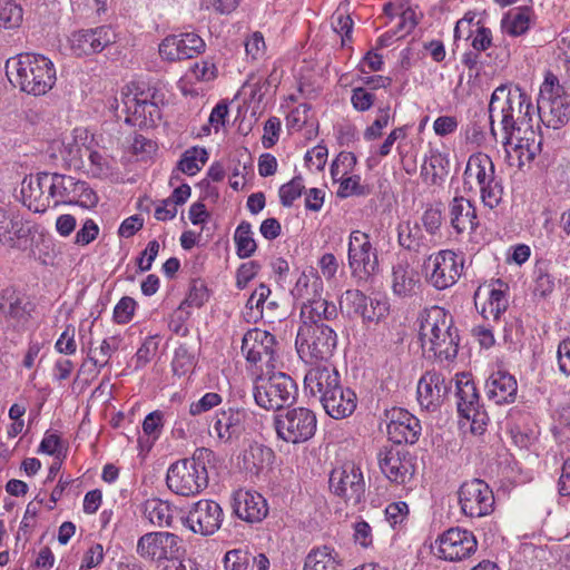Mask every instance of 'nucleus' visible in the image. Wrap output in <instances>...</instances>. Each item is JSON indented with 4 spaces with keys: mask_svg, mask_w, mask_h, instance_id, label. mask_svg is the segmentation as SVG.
I'll list each match as a JSON object with an SVG mask.
<instances>
[{
    "mask_svg": "<svg viewBox=\"0 0 570 570\" xmlns=\"http://www.w3.org/2000/svg\"><path fill=\"white\" fill-rule=\"evenodd\" d=\"M50 179V196H52L53 207L60 204H71V198H75V188L78 187L80 180L72 176L49 173Z\"/></svg>",
    "mask_w": 570,
    "mask_h": 570,
    "instance_id": "obj_35",
    "label": "nucleus"
},
{
    "mask_svg": "<svg viewBox=\"0 0 570 570\" xmlns=\"http://www.w3.org/2000/svg\"><path fill=\"white\" fill-rule=\"evenodd\" d=\"M534 295L542 298L548 297L554 291V277L542 268L537 269Z\"/></svg>",
    "mask_w": 570,
    "mask_h": 570,
    "instance_id": "obj_60",
    "label": "nucleus"
},
{
    "mask_svg": "<svg viewBox=\"0 0 570 570\" xmlns=\"http://www.w3.org/2000/svg\"><path fill=\"white\" fill-rule=\"evenodd\" d=\"M533 105L528 94L519 86L501 85L494 89L489 102L491 135L497 136L494 118L500 119L503 131V146L512 144L522 128L531 127Z\"/></svg>",
    "mask_w": 570,
    "mask_h": 570,
    "instance_id": "obj_1",
    "label": "nucleus"
},
{
    "mask_svg": "<svg viewBox=\"0 0 570 570\" xmlns=\"http://www.w3.org/2000/svg\"><path fill=\"white\" fill-rule=\"evenodd\" d=\"M248 419L244 409L229 406L215 413L210 426L222 443L233 444L246 432Z\"/></svg>",
    "mask_w": 570,
    "mask_h": 570,
    "instance_id": "obj_17",
    "label": "nucleus"
},
{
    "mask_svg": "<svg viewBox=\"0 0 570 570\" xmlns=\"http://www.w3.org/2000/svg\"><path fill=\"white\" fill-rule=\"evenodd\" d=\"M223 515V509L216 501L199 500L189 510L186 524L194 533L212 535L220 528Z\"/></svg>",
    "mask_w": 570,
    "mask_h": 570,
    "instance_id": "obj_20",
    "label": "nucleus"
},
{
    "mask_svg": "<svg viewBox=\"0 0 570 570\" xmlns=\"http://www.w3.org/2000/svg\"><path fill=\"white\" fill-rule=\"evenodd\" d=\"M88 154V146L73 141L65 146L62 151L63 159L69 167L81 168L83 167V158Z\"/></svg>",
    "mask_w": 570,
    "mask_h": 570,
    "instance_id": "obj_54",
    "label": "nucleus"
},
{
    "mask_svg": "<svg viewBox=\"0 0 570 570\" xmlns=\"http://www.w3.org/2000/svg\"><path fill=\"white\" fill-rule=\"evenodd\" d=\"M277 341L273 334L261 328L248 330L242 340V353L247 362L256 364L266 361L271 364L275 361Z\"/></svg>",
    "mask_w": 570,
    "mask_h": 570,
    "instance_id": "obj_22",
    "label": "nucleus"
},
{
    "mask_svg": "<svg viewBox=\"0 0 570 570\" xmlns=\"http://www.w3.org/2000/svg\"><path fill=\"white\" fill-rule=\"evenodd\" d=\"M458 412L460 416L471 421V432L481 435L489 422L488 413L480 404L476 386L466 374L456 381Z\"/></svg>",
    "mask_w": 570,
    "mask_h": 570,
    "instance_id": "obj_11",
    "label": "nucleus"
},
{
    "mask_svg": "<svg viewBox=\"0 0 570 570\" xmlns=\"http://www.w3.org/2000/svg\"><path fill=\"white\" fill-rule=\"evenodd\" d=\"M252 554L242 550H230L225 554V570H250Z\"/></svg>",
    "mask_w": 570,
    "mask_h": 570,
    "instance_id": "obj_56",
    "label": "nucleus"
},
{
    "mask_svg": "<svg viewBox=\"0 0 570 570\" xmlns=\"http://www.w3.org/2000/svg\"><path fill=\"white\" fill-rule=\"evenodd\" d=\"M537 112L548 128L559 129L570 119V88L561 86L551 72L547 73L540 87Z\"/></svg>",
    "mask_w": 570,
    "mask_h": 570,
    "instance_id": "obj_5",
    "label": "nucleus"
},
{
    "mask_svg": "<svg viewBox=\"0 0 570 570\" xmlns=\"http://www.w3.org/2000/svg\"><path fill=\"white\" fill-rule=\"evenodd\" d=\"M347 258L352 276L358 284L367 281L379 268L376 250L372 247L370 236L360 230H353L350 235Z\"/></svg>",
    "mask_w": 570,
    "mask_h": 570,
    "instance_id": "obj_10",
    "label": "nucleus"
},
{
    "mask_svg": "<svg viewBox=\"0 0 570 570\" xmlns=\"http://www.w3.org/2000/svg\"><path fill=\"white\" fill-rule=\"evenodd\" d=\"M463 258L453 250H440L429 256L425 262V269L431 268L428 281L436 289H445L456 283L463 269Z\"/></svg>",
    "mask_w": 570,
    "mask_h": 570,
    "instance_id": "obj_14",
    "label": "nucleus"
},
{
    "mask_svg": "<svg viewBox=\"0 0 570 570\" xmlns=\"http://www.w3.org/2000/svg\"><path fill=\"white\" fill-rule=\"evenodd\" d=\"M142 513L150 523L157 527H170L173 515L167 502L157 498L148 499L142 504Z\"/></svg>",
    "mask_w": 570,
    "mask_h": 570,
    "instance_id": "obj_41",
    "label": "nucleus"
},
{
    "mask_svg": "<svg viewBox=\"0 0 570 570\" xmlns=\"http://www.w3.org/2000/svg\"><path fill=\"white\" fill-rule=\"evenodd\" d=\"M49 173L26 176L21 183L23 205L35 213H45L52 202Z\"/></svg>",
    "mask_w": 570,
    "mask_h": 570,
    "instance_id": "obj_24",
    "label": "nucleus"
},
{
    "mask_svg": "<svg viewBox=\"0 0 570 570\" xmlns=\"http://www.w3.org/2000/svg\"><path fill=\"white\" fill-rule=\"evenodd\" d=\"M389 312L387 303L380 299L368 298L365 303V311L363 315L364 322H380Z\"/></svg>",
    "mask_w": 570,
    "mask_h": 570,
    "instance_id": "obj_61",
    "label": "nucleus"
},
{
    "mask_svg": "<svg viewBox=\"0 0 570 570\" xmlns=\"http://www.w3.org/2000/svg\"><path fill=\"white\" fill-rule=\"evenodd\" d=\"M524 136L517 138L514 149L519 153V157H525L528 161L534 159L537 154L541 150V140H537V134L531 127H525L523 130Z\"/></svg>",
    "mask_w": 570,
    "mask_h": 570,
    "instance_id": "obj_47",
    "label": "nucleus"
},
{
    "mask_svg": "<svg viewBox=\"0 0 570 570\" xmlns=\"http://www.w3.org/2000/svg\"><path fill=\"white\" fill-rule=\"evenodd\" d=\"M140 98H142V96L140 95V89L138 86L132 85V87L126 86L122 88L121 102L124 106L122 111L126 114V116H130L131 112H137V106H141Z\"/></svg>",
    "mask_w": 570,
    "mask_h": 570,
    "instance_id": "obj_57",
    "label": "nucleus"
},
{
    "mask_svg": "<svg viewBox=\"0 0 570 570\" xmlns=\"http://www.w3.org/2000/svg\"><path fill=\"white\" fill-rule=\"evenodd\" d=\"M497 284H499V288H491L489 292V297L485 305L482 308V315L484 318L492 317L493 320H499L500 315L505 312L508 307V299L505 297V291L502 289V286H507V284L497 279Z\"/></svg>",
    "mask_w": 570,
    "mask_h": 570,
    "instance_id": "obj_43",
    "label": "nucleus"
},
{
    "mask_svg": "<svg viewBox=\"0 0 570 570\" xmlns=\"http://www.w3.org/2000/svg\"><path fill=\"white\" fill-rule=\"evenodd\" d=\"M274 424L277 436L293 444L311 440L317 430L316 414L303 406L288 409L277 414Z\"/></svg>",
    "mask_w": 570,
    "mask_h": 570,
    "instance_id": "obj_8",
    "label": "nucleus"
},
{
    "mask_svg": "<svg viewBox=\"0 0 570 570\" xmlns=\"http://www.w3.org/2000/svg\"><path fill=\"white\" fill-rule=\"evenodd\" d=\"M395 26L392 33L401 39L410 33L417 24V17L413 9L406 7L405 10L400 11V17L395 19Z\"/></svg>",
    "mask_w": 570,
    "mask_h": 570,
    "instance_id": "obj_53",
    "label": "nucleus"
},
{
    "mask_svg": "<svg viewBox=\"0 0 570 570\" xmlns=\"http://www.w3.org/2000/svg\"><path fill=\"white\" fill-rule=\"evenodd\" d=\"M195 357L186 345L176 348L173 360V371L177 375L186 374L194 366Z\"/></svg>",
    "mask_w": 570,
    "mask_h": 570,
    "instance_id": "obj_55",
    "label": "nucleus"
},
{
    "mask_svg": "<svg viewBox=\"0 0 570 570\" xmlns=\"http://www.w3.org/2000/svg\"><path fill=\"white\" fill-rule=\"evenodd\" d=\"M220 403L222 396L218 393L208 392L204 396H202L197 402H193L190 404L189 413L191 415H199L219 405Z\"/></svg>",
    "mask_w": 570,
    "mask_h": 570,
    "instance_id": "obj_63",
    "label": "nucleus"
},
{
    "mask_svg": "<svg viewBox=\"0 0 570 570\" xmlns=\"http://www.w3.org/2000/svg\"><path fill=\"white\" fill-rule=\"evenodd\" d=\"M387 422L389 440L396 445L414 444L421 435V423L417 417L401 407H393L384 412Z\"/></svg>",
    "mask_w": 570,
    "mask_h": 570,
    "instance_id": "obj_16",
    "label": "nucleus"
},
{
    "mask_svg": "<svg viewBox=\"0 0 570 570\" xmlns=\"http://www.w3.org/2000/svg\"><path fill=\"white\" fill-rule=\"evenodd\" d=\"M321 403L331 417L341 420L353 414L357 405V397L353 390L343 386L325 396Z\"/></svg>",
    "mask_w": 570,
    "mask_h": 570,
    "instance_id": "obj_31",
    "label": "nucleus"
},
{
    "mask_svg": "<svg viewBox=\"0 0 570 570\" xmlns=\"http://www.w3.org/2000/svg\"><path fill=\"white\" fill-rule=\"evenodd\" d=\"M322 281L314 277L312 282L313 295L307 298L301 309L302 321H314L315 323L332 322L337 318V307L333 302L322 298L317 289H322Z\"/></svg>",
    "mask_w": 570,
    "mask_h": 570,
    "instance_id": "obj_29",
    "label": "nucleus"
},
{
    "mask_svg": "<svg viewBox=\"0 0 570 570\" xmlns=\"http://www.w3.org/2000/svg\"><path fill=\"white\" fill-rule=\"evenodd\" d=\"M449 166L450 161L446 155L439 151L432 153L421 167V176L424 181L436 184L438 178L442 179L449 174Z\"/></svg>",
    "mask_w": 570,
    "mask_h": 570,
    "instance_id": "obj_40",
    "label": "nucleus"
},
{
    "mask_svg": "<svg viewBox=\"0 0 570 570\" xmlns=\"http://www.w3.org/2000/svg\"><path fill=\"white\" fill-rule=\"evenodd\" d=\"M6 73L14 87L33 96L45 95L56 82L52 61L38 53L23 52L8 59Z\"/></svg>",
    "mask_w": 570,
    "mask_h": 570,
    "instance_id": "obj_2",
    "label": "nucleus"
},
{
    "mask_svg": "<svg viewBox=\"0 0 570 570\" xmlns=\"http://www.w3.org/2000/svg\"><path fill=\"white\" fill-rule=\"evenodd\" d=\"M114 42L115 33L108 26L79 30L73 32L70 37V48L78 57L101 52L107 46Z\"/></svg>",
    "mask_w": 570,
    "mask_h": 570,
    "instance_id": "obj_26",
    "label": "nucleus"
},
{
    "mask_svg": "<svg viewBox=\"0 0 570 570\" xmlns=\"http://www.w3.org/2000/svg\"><path fill=\"white\" fill-rule=\"evenodd\" d=\"M338 554L328 546L312 549L305 558L304 570H341Z\"/></svg>",
    "mask_w": 570,
    "mask_h": 570,
    "instance_id": "obj_37",
    "label": "nucleus"
},
{
    "mask_svg": "<svg viewBox=\"0 0 570 570\" xmlns=\"http://www.w3.org/2000/svg\"><path fill=\"white\" fill-rule=\"evenodd\" d=\"M297 385L283 373H273L268 379L258 377L254 387V399L258 406L266 410H281L296 400Z\"/></svg>",
    "mask_w": 570,
    "mask_h": 570,
    "instance_id": "obj_7",
    "label": "nucleus"
},
{
    "mask_svg": "<svg viewBox=\"0 0 570 570\" xmlns=\"http://www.w3.org/2000/svg\"><path fill=\"white\" fill-rule=\"evenodd\" d=\"M31 226L23 222L20 215L6 207H0V243L11 248L26 249Z\"/></svg>",
    "mask_w": 570,
    "mask_h": 570,
    "instance_id": "obj_25",
    "label": "nucleus"
},
{
    "mask_svg": "<svg viewBox=\"0 0 570 570\" xmlns=\"http://www.w3.org/2000/svg\"><path fill=\"white\" fill-rule=\"evenodd\" d=\"M296 351L299 357L308 364L328 362L337 347L336 331L326 323L302 321L296 340Z\"/></svg>",
    "mask_w": 570,
    "mask_h": 570,
    "instance_id": "obj_4",
    "label": "nucleus"
},
{
    "mask_svg": "<svg viewBox=\"0 0 570 570\" xmlns=\"http://www.w3.org/2000/svg\"><path fill=\"white\" fill-rule=\"evenodd\" d=\"M136 307V301L124 296L114 308V320L118 324H127L131 321Z\"/></svg>",
    "mask_w": 570,
    "mask_h": 570,
    "instance_id": "obj_58",
    "label": "nucleus"
},
{
    "mask_svg": "<svg viewBox=\"0 0 570 570\" xmlns=\"http://www.w3.org/2000/svg\"><path fill=\"white\" fill-rule=\"evenodd\" d=\"M140 102L144 104L145 108V125L148 122L154 124L160 119L159 102L163 101L161 95L155 88L141 89Z\"/></svg>",
    "mask_w": 570,
    "mask_h": 570,
    "instance_id": "obj_49",
    "label": "nucleus"
},
{
    "mask_svg": "<svg viewBox=\"0 0 570 570\" xmlns=\"http://www.w3.org/2000/svg\"><path fill=\"white\" fill-rule=\"evenodd\" d=\"M375 100V96L363 87H356L352 90L351 102L358 111L368 110Z\"/></svg>",
    "mask_w": 570,
    "mask_h": 570,
    "instance_id": "obj_64",
    "label": "nucleus"
},
{
    "mask_svg": "<svg viewBox=\"0 0 570 570\" xmlns=\"http://www.w3.org/2000/svg\"><path fill=\"white\" fill-rule=\"evenodd\" d=\"M377 118L364 131V138L368 141L377 139L382 136V129L389 125L390 108H381Z\"/></svg>",
    "mask_w": 570,
    "mask_h": 570,
    "instance_id": "obj_62",
    "label": "nucleus"
},
{
    "mask_svg": "<svg viewBox=\"0 0 570 570\" xmlns=\"http://www.w3.org/2000/svg\"><path fill=\"white\" fill-rule=\"evenodd\" d=\"M209 297L206 284L203 281H193L189 293L186 298L181 302L178 309L183 311L187 307H202Z\"/></svg>",
    "mask_w": 570,
    "mask_h": 570,
    "instance_id": "obj_50",
    "label": "nucleus"
},
{
    "mask_svg": "<svg viewBox=\"0 0 570 570\" xmlns=\"http://www.w3.org/2000/svg\"><path fill=\"white\" fill-rule=\"evenodd\" d=\"M207 160L208 153L205 148L193 147L183 154L177 167L181 173L194 176L202 169L197 161H200L202 165H205Z\"/></svg>",
    "mask_w": 570,
    "mask_h": 570,
    "instance_id": "obj_46",
    "label": "nucleus"
},
{
    "mask_svg": "<svg viewBox=\"0 0 570 570\" xmlns=\"http://www.w3.org/2000/svg\"><path fill=\"white\" fill-rule=\"evenodd\" d=\"M449 390L450 386L441 373L426 372L417 384V401L423 409L434 410L442 403Z\"/></svg>",
    "mask_w": 570,
    "mask_h": 570,
    "instance_id": "obj_28",
    "label": "nucleus"
},
{
    "mask_svg": "<svg viewBox=\"0 0 570 570\" xmlns=\"http://www.w3.org/2000/svg\"><path fill=\"white\" fill-rule=\"evenodd\" d=\"M269 296L271 289L264 283L255 288L246 303V311L244 313L246 322L256 323L264 317V305Z\"/></svg>",
    "mask_w": 570,
    "mask_h": 570,
    "instance_id": "obj_42",
    "label": "nucleus"
},
{
    "mask_svg": "<svg viewBox=\"0 0 570 570\" xmlns=\"http://www.w3.org/2000/svg\"><path fill=\"white\" fill-rule=\"evenodd\" d=\"M439 557L446 561H461L476 551L478 541L468 530L451 528L435 541Z\"/></svg>",
    "mask_w": 570,
    "mask_h": 570,
    "instance_id": "obj_15",
    "label": "nucleus"
},
{
    "mask_svg": "<svg viewBox=\"0 0 570 570\" xmlns=\"http://www.w3.org/2000/svg\"><path fill=\"white\" fill-rule=\"evenodd\" d=\"M365 194V186L361 185V177L358 175L350 176L343 179L337 190V196L340 198H346L352 195L361 196Z\"/></svg>",
    "mask_w": 570,
    "mask_h": 570,
    "instance_id": "obj_59",
    "label": "nucleus"
},
{
    "mask_svg": "<svg viewBox=\"0 0 570 570\" xmlns=\"http://www.w3.org/2000/svg\"><path fill=\"white\" fill-rule=\"evenodd\" d=\"M379 464L385 476L397 484H403L413 474L414 464L410 453L397 446H385L379 452Z\"/></svg>",
    "mask_w": 570,
    "mask_h": 570,
    "instance_id": "obj_23",
    "label": "nucleus"
},
{
    "mask_svg": "<svg viewBox=\"0 0 570 570\" xmlns=\"http://www.w3.org/2000/svg\"><path fill=\"white\" fill-rule=\"evenodd\" d=\"M23 19V10L20 4L11 0L0 1V28H18Z\"/></svg>",
    "mask_w": 570,
    "mask_h": 570,
    "instance_id": "obj_48",
    "label": "nucleus"
},
{
    "mask_svg": "<svg viewBox=\"0 0 570 570\" xmlns=\"http://www.w3.org/2000/svg\"><path fill=\"white\" fill-rule=\"evenodd\" d=\"M233 514L247 523H259L268 515L266 499L256 491L238 489L230 498Z\"/></svg>",
    "mask_w": 570,
    "mask_h": 570,
    "instance_id": "obj_21",
    "label": "nucleus"
},
{
    "mask_svg": "<svg viewBox=\"0 0 570 570\" xmlns=\"http://www.w3.org/2000/svg\"><path fill=\"white\" fill-rule=\"evenodd\" d=\"M234 240L239 258L250 257L257 248L256 242L253 238L252 225L246 220L240 222L237 226Z\"/></svg>",
    "mask_w": 570,
    "mask_h": 570,
    "instance_id": "obj_45",
    "label": "nucleus"
},
{
    "mask_svg": "<svg viewBox=\"0 0 570 570\" xmlns=\"http://www.w3.org/2000/svg\"><path fill=\"white\" fill-rule=\"evenodd\" d=\"M274 452L271 448L254 442L244 451L243 468L253 475H258L261 471L271 464Z\"/></svg>",
    "mask_w": 570,
    "mask_h": 570,
    "instance_id": "obj_36",
    "label": "nucleus"
},
{
    "mask_svg": "<svg viewBox=\"0 0 570 570\" xmlns=\"http://www.w3.org/2000/svg\"><path fill=\"white\" fill-rule=\"evenodd\" d=\"M368 302V297L358 289L345 291L340 299V307L342 312H345L348 317L361 316L363 318L365 311V303Z\"/></svg>",
    "mask_w": 570,
    "mask_h": 570,
    "instance_id": "obj_44",
    "label": "nucleus"
},
{
    "mask_svg": "<svg viewBox=\"0 0 570 570\" xmlns=\"http://www.w3.org/2000/svg\"><path fill=\"white\" fill-rule=\"evenodd\" d=\"M531 14L532 10L529 7L510 10L501 21L502 30L512 37L524 35L530 28Z\"/></svg>",
    "mask_w": 570,
    "mask_h": 570,
    "instance_id": "obj_38",
    "label": "nucleus"
},
{
    "mask_svg": "<svg viewBox=\"0 0 570 570\" xmlns=\"http://www.w3.org/2000/svg\"><path fill=\"white\" fill-rule=\"evenodd\" d=\"M205 41L194 32L167 36L159 45V55L167 61L191 59L205 50Z\"/></svg>",
    "mask_w": 570,
    "mask_h": 570,
    "instance_id": "obj_18",
    "label": "nucleus"
},
{
    "mask_svg": "<svg viewBox=\"0 0 570 570\" xmlns=\"http://www.w3.org/2000/svg\"><path fill=\"white\" fill-rule=\"evenodd\" d=\"M166 483L168 489L178 495H196L208 485L206 465L195 455L178 460L169 466Z\"/></svg>",
    "mask_w": 570,
    "mask_h": 570,
    "instance_id": "obj_6",
    "label": "nucleus"
},
{
    "mask_svg": "<svg viewBox=\"0 0 570 570\" xmlns=\"http://www.w3.org/2000/svg\"><path fill=\"white\" fill-rule=\"evenodd\" d=\"M331 491L344 499L347 504L357 505L365 495L363 474L354 463L347 462L332 470L330 474Z\"/></svg>",
    "mask_w": 570,
    "mask_h": 570,
    "instance_id": "obj_12",
    "label": "nucleus"
},
{
    "mask_svg": "<svg viewBox=\"0 0 570 570\" xmlns=\"http://www.w3.org/2000/svg\"><path fill=\"white\" fill-rule=\"evenodd\" d=\"M32 309L28 298L12 288L2 291L0 298V312L18 323H24L30 317Z\"/></svg>",
    "mask_w": 570,
    "mask_h": 570,
    "instance_id": "obj_33",
    "label": "nucleus"
},
{
    "mask_svg": "<svg viewBox=\"0 0 570 570\" xmlns=\"http://www.w3.org/2000/svg\"><path fill=\"white\" fill-rule=\"evenodd\" d=\"M119 344L120 338L118 336L105 338L99 346V354L100 356H104V361H99V358L96 355H94L96 353V350L92 351V348L89 350L88 361L91 362L95 367L99 368L108 365L112 352L119 348Z\"/></svg>",
    "mask_w": 570,
    "mask_h": 570,
    "instance_id": "obj_52",
    "label": "nucleus"
},
{
    "mask_svg": "<svg viewBox=\"0 0 570 570\" xmlns=\"http://www.w3.org/2000/svg\"><path fill=\"white\" fill-rule=\"evenodd\" d=\"M450 224L458 234L472 233L479 226L476 209L466 198L454 197L449 204Z\"/></svg>",
    "mask_w": 570,
    "mask_h": 570,
    "instance_id": "obj_30",
    "label": "nucleus"
},
{
    "mask_svg": "<svg viewBox=\"0 0 570 570\" xmlns=\"http://www.w3.org/2000/svg\"><path fill=\"white\" fill-rule=\"evenodd\" d=\"M458 495L461 511L468 517L481 518L493 511V492L481 479L463 482L459 488Z\"/></svg>",
    "mask_w": 570,
    "mask_h": 570,
    "instance_id": "obj_13",
    "label": "nucleus"
},
{
    "mask_svg": "<svg viewBox=\"0 0 570 570\" xmlns=\"http://www.w3.org/2000/svg\"><path fill=\"white\" fill-rule=\"evenodd\" d=\"M304 384L312 395L318 396L320 402L335 390L343 387L337 370L326 365L308 370L304 377Z\"/></svg>",
    "mask_w": 570,
    "mask_h": 570,
    "instance_id": "obj_27",
    "label": "nucleus"
},
{
    "mask_svg": "<svg viewBox=\"0 0 570 570\" xmlns=\"http://www.w3.org/2000/svg\"><path fill=\"white\" fill-rule=\"evenodd\" d=\"M465 179L475 177L480 187L481 199L489 208H495L502 199L503 188L494 176L492 159L485 154L472 155L464 170ZM468 181L465 180L464 184Z\"/></svg>",
    "mask_w": 570,
    "mask_h": 570,
    "instance_id": "obj_9",
    "label": "nucleus"
},
{
    "mask_svg": "<svg viewBox=\"0 0 570 570\" xmlns=\"http://www.w3.org/2000/svg\"><path fill=\"white\" fill-rule=\"evenodd\" d=\"M517 391V380L507 372L498 371L492 373L487 381V394L495 404L514 402Z\"/></svg>",
    "mask_w": 570,
    "mask_h": 570,
    "instance_id": "obj_32",
    "label": "nucleus"
},
{
    "mask_svg": "<svg viewBox=\"0 0 570 570\" xmlns=\"http://www.w3.org/2000/svg\"><path fill=\"white\" fill-rule=\"evenodd\" d=\"M420 341L440 360L453 361L459 352V330L453 325L452 316L440 306H432L422 317Z\"/></svg>",
    "mask_w": 570,
    "mask_h": 570,
    "instance_id": "obj_3",
    "label": "nucleus"
},
{
    "mask_svg": "<svg viewBox=\"0 0 570 570\" xmlns=\"http://www.w3.org/2000/svg\"><path fill=\"white\" fill-rule=\"evenodd\" d=\"M417 282L416 273L407 262H400L393 266L392 289L399 297L412 296Z\"/></svg>",
    "mask_w": 570,
    "mask_h": 570,
    "instance_id": "obj_34",
    "label": "nucleus"
},
{
    "mask_svg": "<svg viewBox=\"0 0 570 570\" xmlns=\"http://www.w3.org/2000/svg\"><path fill=\"white\" fill-rule=\"evenodd\" d=\"M179 538L169 532H149L139 538L137 553L150 561L167 560L179 552Z\"/></svg>",
    "mask_w": 570,
    "mask_h": 570,
    "instance_id": "obj_19",
    "label": "nucleus"
},
{
    "mask_svg": "<svg viewBox=\"0 0 570 570\" xmlns=\"http://www.w3.org/2000/svg\"><path fill=\"white\" fill-rule=\"evenodd\" d=\"M305 190L302 176H295L279 188V200L284 207H291Z\"/></svg>",
    "mask_w": 570,
    "mask_h": 570,
    "instance_id": "obj_51",
    "label": "nucleus"
},
{
    "mask_svg": "<svg viewBox=\"0 0 570 570\" xmlns=\"http://www.w3.org/2000/svg\"><path fill=\"white\" fill-rule=\"evenodd\" d=\"M399 243L400 245L415 253L428 248L426 237L423 235L422 228L419 223L411 225L409 222L399 225Z\"/></svg>",
    "mask_w": 570,
    "mask_h": 570,
    "instance_id": "obj_39",
    "label": "nucleus"
}]
</instances>
